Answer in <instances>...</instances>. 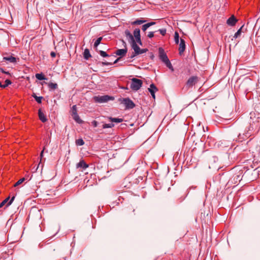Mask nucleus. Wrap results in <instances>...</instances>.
<instances>
[{"instance_id":"nucleus-1","label":"nucleus","mask_w":260,"mask_h":260,"mask_svg":"<svg viewBox=\"0 0 260 260\" xmlns=\"http://www.w3.org/2000/svg\"><path fill=\"white\" fill-rule=\"evenodd\" d=\"M158 52L159 59L161 60V61L163 62L169 69H170L172 71H173V67L169 59L168 58L167 55L165 52L164 50L162 48H159Z\"/></svg>"},{"instance_id":"nucleus-2","label":"nucleus","mask_w":260,"mask_h":260,"mask_svg":"<svg viewBox=\"0 0 260 260\" xmlns=\"http://www.w3.org/2000/svg\"><path fill=\"white\" fill-rule=\"evenodd\" d=\"M93 99L96 103H107L109 101H113L114 100V98L112 96H110L108 95H98L94 96L93 97Z\"/></svg>"},{"instance_id":"nucleus-3","label":"nucleus","mask_w":260,"mask_h":260,"mask_svg":"<svg viewBox=\"0 0 260 260\" xmlns=\"http://www.w3.org/2000/svg\"><path fill=\"white\" fill-rule=\"evenodd\" d=\"M119 100L125 106V109H132L135 107V103L128 98L120 99Z\"/></svg>"},{"instance_id":"nucleus-4","label":"nucleus","mask_w":260,"mask_h":260,"mask_svg":"<svg viewBox=\"0 0 260 260\" xmlns=\"http://www.w3.org/2000/svg\"><path fill=\"white\" fill-rule=\"evenodd\" d=\"M142 81L137 78H133L131 84V88L135 91L138 90L142 86Z\"/></svg>"},{"instance_id":"nucleus-5","label":"nucleus","mask_w":260,"mask_h":260,"mask_svg":"<svg viewBox=\"0 0 260 260\" xmlns=\"http://www.w3.org/2000/svg\"><path fill=\"white\" fill-rule=\"evenodd\" d=\"M122 43H123V45H124V46L125 47V48L118 49L115 52V54L119 56L120 57L124 56L127 52V49L126 48V44L125 42L124 41L122 40Z\"/></svg>"},{"instance_id":"nucleus-6","label":"nucleus","mask_w":260,"mask_h":260,"mask_svg":"<svg viewBox=\"0 0 260 260\" xmlns=\"http://www.w3.org/2000/svg\"><path fill=\"white\" fill-rule=\"evenodd\" d=\"M198 81V77L196 76H191L186 82V86L188 88L192 87L196 84Z\"/></svg>"},{"instance_id":"nucleus-7","label":"nucleus","mask_w":260,"mask_h":260,"mask_svg":"<svg viewBox=\"0 0 260 260\" xmlns=\"http://www.w3.org/2000/svg\"><path fill=\"white\" fill-rule=\"evenodd\" d=\"M15 199V197L13 196L10 200V197H7L5 199L1 204H0V208H2L3 206H4L6 203H7L6 206L8 207L10 206L13 202Z\"/></svg>"},{"instance_id":"nucleus-8","label":"nucleus","mask_w":260,"mask_h":260,"mask_svg":"<svg viewBox=\"0 0 260 260\" xmlns=\"http://www.w3.org/2000/svg\"><path fill=\"white\" fill-rule=\"evenodd\" d=\"M238 20L235 17L234 15H232L229 18L226 20V23L228 25L231 26H235Z\"/></svg>"},{"instance_id":"nucleus-9","label":"nucleus","mask_w":260,"mask_h":260,"mask_svg":"<svg viewBox=\"0 0 260 260\" xmlns=\"http://www.w3.org/2000/svg\"><path fill=\"white\" fill-rule=\"evenodd\" d=\"M124 35L126 37L127 39L128 40V42L131 44L135 42L133 35L131 33V32L128 29H126L124 31Z\"/></svg>"},{"instance_id":"nucleus-10","label":"nucleus","mask_w":260,"mask_h":260,"mask_svg":"<svg viewBox=\"0 0 260 260\" xmlns=\"http://www.w3.org/2000/svg\"><path fill=\"white\" fill-rule=\"evenodd\" d=\"M185 42L183 39H181L179 48V53L180 55H181L182 53H183V52L185 51Z\"/></svg>"},{"instance_id":"nucleus-11","label":"nucleus","mask_w":260,"mask_h":260,"mask_svg":"<svg viewBox=\"0 0 260 260\" xmlns=\"http://www.w3.org/2000/svg\"><path fill=\"white\" fill-rule=\"evenodd\" d=\"M77 168L82 169L85 170L88 167V165L87 164L84 160H81L76 165Z\"/></svg>"},{"instance_id":"nucleus-12","label":"nucleus","mask_w":260,"mask_h":260,"mask_svg":"<svg viewBox=\"0 0 260 260\" xmlns=\"http://www.w3.org/2000/svg\"><path fill=\"white\" fill-rule=\"evenodd\" d=\"M38 115H39V119L42 122H45L47 121V118H46V116L45 115V114L43 113V112L42 111L41 109H40L39 110V111H38Z\"/></svg>"},{"instance_id":"nucleus-13","label":"nucleus","mask_w":260,"mask_h":260,"mask_svg":"<svg viewBox=\"0 0 260 260\" xmlns=\"http://www.w3.org/2000/svg\"><path fill=\"white\" fill-rule=\"evenodd\" d=\"M132 47L134 50V53L136 54L139 55L140 53L139 51L140 50V48L138 46V45L137 44V43L135 42H133L131 44Z\"/></svg>"},{"instance_id":"nucleus-14","label":"nucleus","mask_w":260,"mask_h":260,"mask_svg":"<svg viewBox=\"0 0 260 260\" xmlns=\"http://www.w3.org/2000/svg\"><path fill=\"white\" fill-rule=\"evenodd\" d=\"M3 59L5 61H8L11 63H15L17 62V58L12 56H8L4 57Z\"/></svg>"},{"instance_id":"nucleus-15","label":"nucleus","mask_w":260,"mask_h":260,"mask_svg":"<svg viewBox=\"0 0 260 260\" xmlns=\"http://www.w3.org/2000/svg\"><path fill=\"white\" fill-rule=\"evenodd\" d=\"M108 119L112 123H113V122L120 123L123 121V119L122 118H115V117H108Z\"/></svg>"},{"instance_id":"nucleus-16","label":"nucleus","mask_w":260,"mask_h":260,"mask_svg":"<svg viewBox=\"0 0 260 260\" xmlns=\"http://www.w3.org/2000/svg\"><path fill=\"white\" fill-rule=\"evenodd\" d=\"M73 119L78 123L81 124L83 123V120H81L78 115V113L72 114Z\"/></svg>"},{"instance_id":"nucleus-17","label":"nucleus","mask_w":260,"mask_h":260,"mask_svg":"<svg viewBox=\"0 0 260 260\" xmlns=\"http://www.w3.org/2000/svg\"><path fill=\"white\" fill-rule=\"evenodd\" d=\"M146 22V20L143 18L138 19L132 22V25H140Z\"/></svg>"},{"instance_id":"nucleus-18","label":"nucleus","mask_w":260,"mask_h":260,"mask_svg":"<svg viewBox=\"0 0 260 260\" xmlns=\"http://www.w3.org/2000/svg\"><path fill=\"white\" fill-rule=\"evenodd\" d=\"M91 54L88 49H85L83 52V57L86 60H88L90 57Z\"/></svg>"},{"instance_id":"nucleus-19","label":"nucleus","mask_w":260,"mask_h":260,"mask_svg":"<svg viewBox=\"0 0 260 260\" xmlns=\"http://www.w3.org/2000/svg\"><path fill=\"white\" fill-rule=\"evenodd\" d=\"M120 59V57H119V58H117L113 63L110 62L106 61H102L101 62V64H102V66H111L113 64H115V63H117Z\"/></svg>"},{"instance_id":"nucleus-20","label":"nucleus","mask_w":260,"mask_h":260,"mask_svg":"<svg viewBox=\"0 0 260 260\" xmlns=\"http://www.w3.org/2000/svg\"><path fill=\"white\" fill-rule=\"evenodd\" d=\"M133 34V36L136 39L140 38V29L138 28H135L134 30Z\"/></svg>"},{"instance_id":"nucleus-21","label":"nucleus","mask_w":260,"mask_h":260,"mask_svg":"<svg viewBox=\"0 0 260 260\" xmlns=\"http://www.w3.org/2000/svg\"><path fill=\"white\" fill-rule=\"evenodd\" d=\"M244 25H242L238 30L237 31L235 34L233 38L234 39H237L240 37L241 36L242 32V29Z\"/></svg>"},{"instance_id":"nucleus-22","label":"nucleus","mask_w":260,"mask_h":260,"mask_svg":"<svg viewBox=\"0 0 260 260\" xmlns=\"http://www.w3.org/2000/svg\"><path fill=\"white\" fill-rule=\"evenodd\" d=\"M48 86L50 90H54L57 88L58 85L57 83L50 82L48 83Z\"/></svg>"},{"instance_id":"nucleus-23","label":"nucleus","mask_w":260,"mask_h":260,"mask_svg":"<svg viewBox=\"0 0 260 260\" xmlns=\"http://www.w3.org/2000/svg\"><path fill=\"white\" fill-rule=\"evenodd\" d=\"M148 90L150 93H151V92L155 93V92L158 90V89L153 83H152L150 84V87L148 88Z\"/></svg>"},{"instance_id":"nucleus-24","label":"nucleus","mask_w":260,"mask_h":260,"mask_svg":"<svg viewBox=\"0 0 260 260\" xmlns=\"http://www.w3.org/2000/svg\"><path fill=\"white\" fill-rule=\"evenodd\" d=\"M32 96L35 99L36 101L38 104H41L42 103V100L43 98V96H38L35 93H33L32 95Z\"/></svg>"},{"instance_id":"nucleus-25","label":"nucleus","mask_w":260,"mask_h":260,"mask_svg":"<svg viewBox=\"0 0 260 260\" xmlns=\"http://www.w3.org/2000/svg\"><path fill=\"white\" fill-rule=\"evenodd\" d=\"M36 77L39 80H46L47 78L45 77L44 74L42 73H37L36 74Z\"/></svg>"},{"instance_id":"nucleus-26","label":"nucleus","mask_w":260,"mask_h":260,"mask_svg":"<svg viewBox=\"0 0 260 260\" xmlns=\"http://www.w3.org/2000/svg\"><path fill=\"white\" fill-rule=\"evenodd\" d=\"M96 51L99 52V53L100 54V55L103 57H109L110 55L107 53L106 52L103 51V50H98V49H96Z\"/></svg>"},{"instance_id":"nucleus-27","label":"nucleus","mask_w":260,"mask_h":260,"mask_svg":"<svg viewBox=\"0 0 260 260\" xmlns=\"http://www.w3.org/2000/svg\"><path fill=\"white\" fill-rule=\"evenodd\" d=\"M102 40V37H99L96 39V40L94 42L93 47L95 49V50L97 49L96 48L98 46V45L101 43Z\"/></svg>"},{"instance_id":"nucleus-28","label":"nucleus","mask_w":260,"mask_h":260,"mask_svg":"<svg viewBox=\"0 0 260 260\" xmlns=\"http://www.w3.org/2000/svg\"><path fill=\"white\" fill-rule=\"evenodd\" d=\"M174 41L176 44H178L179 42V35L178 32L176 31L174 35Z\"/></svg>"},{"instance_id":"nucleus-29","label":"nucleus","mask_w":260,"mask_h":260,"mask_svg":"<svg viewBox=\"0 0 260 260\" xmlns=\"http://www.w3.org/2000/svg\"><path fill=\"white\" fill-rule=\"evenodd\" d=\"M114 126V124L113 123H105L102 126L103 128H112Z\"/></svg>"},{"instance_id":"nucleus-30","label":"nucleus","mask_w":260,"mask_h":260,"mask_svg":"<svg viewBox=\"0 0 260 260\" xmlns=\"http://www.w3.org/2000/svg\"><path fill=\"white\" fill-rule=\"evenodd\" d=\"M12 84V82L9 79H6L5 81V84H3V88H5L8 87L9 85Z\"/></svg>"},{"instance_id":"nucleus-31","label":"nucleus","mask_w":260,"mask_h":260,"mask_svg":"<svg viewBox=\"0 0 260 260\" xmlns=\"http://www.w3.org/2000/svg\"><path fill=\"white\" fill-rule=\"evenodd\" d=\"M76 145L79 146H82L84 144V142L82 139H79L76 141Z\"/></svg>"},{"instance_id":"nucleus-32","label":"nucleus","mask_w":260,"mask_h":260,"mask_svg":"<svg viewBox=\"0 0 260 260\" xmlns=\"http://www.w3.org/2000/svg\"><path fill=\"white\" fill-rule=\"evenodd\" d=\"M24 180H25L24 178H22L19 179L17 182L15 183V184H14V186L16 187V186L19 185L20 184L22 183L24 181Z\"/></svg>"},{"instance_id":"nucleus-33","label":"nucleus","mask_w":260,"mask_h":260,"mask_svg":"<svg viewBox=\"0 0 260 260\" xmlns=\"http://www.w3.org/2000/svg\"><path fill=\"white\" fill-rule=\"evenodd\" d=\"M253 124H252L251 122H250V125L248 127V130L247 131V134L249 135L250 134V133H249L250 131H252L253 129Z\"/></svg>"},{"instance_id":"nucleus-34","label":"nucleus","mask_w":260,"mask_h":260,"mask_svg":"<svg viewBox=\"0 0 260 260\" xmlns=\"http://www.w3.org/2000/svg\"><path fill=\"white\" fill-rule=\"evenodd\" d=\"M157 31H159L162 36H165L166 34V29L162 28L158 29Z\"/></svg>"},{"instance_id":"nucleus-35","label":"nucleus","mask_w":260,"mask_h":260,"mask_svg":"<svg viewBox=\"0 0 260 260\" xmlns=\"http://www.w3.org/2000/svg\"><path fill=\"white\" fill-rule=\"evenodd\" d=\"M149 27V26L148 24L147 23H146L145 24H143L142 26V30L143 31H145Z\"/></svg>"},{"instance_id":"nucleus-36","label":"nucleus","mask_w":260,"mask_h":260,"mask_svg":"<svg viewBox=\"0 0 260 260\" xmlns=\"http://www.w3.org/2000/svg\"><path fill=\"white\" fill-rule=\"evenodd\" d=\"M157 31H155V32H156ZM155 31H150L148 32V35H147V37L149 38H152L153 37H154V34Z\"/></svg>"},{"instance_id":"nucleus-37","label":"nucleus","mask_w":260,"mask_h":260,"mask_svg":"<svg viewBox=\"0 0 260 260\" xmlns=\"http://www.w3.org/2000/svg\"><path fill=\"white\" fill-rule=\"evenodd\" d=\"M77 107H76V105H74L72 107V114H77Z\"/></svg>"},{"instance_id":"nucleus-38","label":"nucleus","mask_w":260,"mask_h":260,"mask_svg":"<svg viewBox=\"0 0 260 260\" xmlns=\"http://www.w3.org/2000/svg\"><path fill=\"white\" fill-rule=\"evenodd\" d=\"M56 250V248L55 246H51L49 250V253L53 255V252Z\"/></svg>"},{"instance_id":"nucleus-39","label":"nucleus","mask_w":260,"mask_h":260,"mask_svg":"<svg viewBox=\"0 0 260 260\" xmlns=\"http://www.w3.org/2000/svg\"><path fill=\"white\" fill-rule=\"evenodd\" d=\"M147 51H148V49L147 48H144V49H141L140 48V50L139 51V53H140V54H141L146 53Z\"/></svg>"},{"instance_id":"nucleus-40","label":"nucleus","mask_w":260,"mask_h":260,"mask_svg":"<svg viewBox=\"0 0 260 260\" xmlns=\"http://www.w3.org/2000/svg\"><path fill=\"white\" fill-rule=\"evenodd\" d=\"M135 41H136V42H137L139 45H140L141 46L142 45V41L141 39V37L139 38L136 39Z\"/></svg>"},{"instance_id":"nucleus-41","label":"nucleus","mask_w":260,"mask_h":260,"mask_svg":"<svg viewBox=\"0 0 260 260\" xmlns=\"http://www.w3.org/2000/svg\"><path fill=\"white\" fill-rule=\"evenodd\" d=\"M2 72L3 73L6 74H10V73L8 72H6L4 70V69L2 68H0V73Z\"/></svg>"},{"instance_id":"nucleus-42","label":"nucleus","mask_w":260,"mask_h":260,"mask_svg":"<svg viewBox=\"0 0 260 260\" xmlns=\"http://www.w3.org/2000/svg\"><path fill=\"white\" fill-rule=\"evenodd\" d=\"M147 24H148L149 26L150 27V26L154 25L155 24V22L152 21V22L147 23Z\"/></svg>"},{"instance_id":"nucleus-43","label":"nucleus","mask_w":260,"mask_h":260,"mask_svg":"<svg viewBox=\"0 0 260 260\" xmlns=\"http://www.w3.org/2000/svg\"><path fill=\"white\" fill-rule=\"evenodd\" d=\"M120 126L121 128H124L126 127L127 125L126 123H121Z\"/></svg>"},{"instance_id":"nucleus-44","label":"nucleus","mask_w":260,"mask_h":260,"mask_svg":"<svg viewBox=\"0 0 260 260\" xmlns=\"http://www.w3.org/2000/svg\"><path fill=\"white\" fill-rule=\"evenodd\" d=\"M50 55L52 57H54L56 56V53L52 51L50 53Z\"/></svg>"},{"instance_id":"nucleus-45","label":"nucleus","mask_w":260,"mask_h":260,"mask_svg":"<svg viewBox=\"0 0 260 260\" xmlns=\"http://www.w3.org/2000/svg\"><path fill=\"white\" fill-rule=\"evenodd\" d=\"M93 125L94 127H96L98 126V122L96 121H93Z\"/></svg>"},{"instance_id":"nucleus-46","label":"nucleus","mask_w":260,"mask_h":260,"mask_svg":"<svg viewBox=\"0 0 260 260\" xmlns=\"http://www.w3.org/2000/svg\"><path fill=\"white\" fill-rule=\"evenodd\" d=\"M150 94H151L152 97L154 99L155 98V93L153 92H151Z\"/></svg>"},{"instance_id":"nucleus-47","label":"nucleus","mask_w":260,"mask_h":260,"mask_svg":"<svg viewBox=\"0 0 260 260\" xmlns=\"http://www.w3.org/2000/svg\"><path fill=\"white\" fill-rule=\"evenodd\" d=\"M39 247L40 248H42L43 246H44V244L42 243H40L39 245H38Z\"/></svg>"},{"instance_id":"nucleus-48","label":"nucleus","mask_w":260,"mask_h":260,"mask_svg":"<svg viewBox=\"0 0 260 260\" xmlns=\"http://www.w3.org/2000/svg\"><path fill=\"white\" fill-rule=\"evenodd\" d=\"M137 55H138V54H136L134 53L133 54H132V55L131 56V57H131V58H134V57H135V56H137Z\"/></svg>"},{"instance_id":"nucleus-49","label":"nucleus","mask_w":260,"mask_h":260,"mask_svg":"<svg viewBox=\"0 0 260 260\" xmlns=\"http://www.w3.org/2000/svg\"><path fill=\"white\" fill-rule=\"evenodd\" d=\"M0 87H2L3 88V84H2L1 81H0Z\"/></svg>"},{"instance_id":"nucleus-50","label":"nucleus","mask_w":260,"mask_h":260,"mask_svg":"<svg viewBox=\"0 0 260 260\" xmlns=\"http://www.w3.org/2000/svg\"><path fill=\"white\" fill-rule=\"evenodd\" d=\"M64 260H68L69 259V258L67 257H65L63 258Z\"/></svg>"},{"instance_id":"nucleus-51","label":"nucleus","mask_w":260,"mask_h":260,"mask_svg":"<svg viewBox=\"0 0 260 260\" xmlns=\"http://www.w3.org/2000/svg\"><path fill=\"white\" fill-rule=\"evenodd\" d=\"M43 151H42L41 153V156H43Z\"/></svg>"},{"instance_id":"nucleus-52","label":"nucleus","mask_w":260,"mask_h":260,"mask_svg":"<svg viewBox=\"0 0 260 260\" xmlns=\"http://www.w3.org/2000/svg\"><path fill=\"white\" fill-rule=\"evenodd\" d=\"M48 241H46V242H45L46 244H48L49 243L48 242Z\"/></svg>"},{"instance_id":"nucleus-53","label":"nucleus","mask_w":260,"mask_h":260,"mask_svg":"<svg viewBox=\"0 0 260 260\" xmlns=\"http://www.w3.org/2000/svg\"><path fill=\"white\" fill-rule=\"evenodd\" d=\"M230 119H226L225 120H226V121H229V120H230Z\"/></svg>"}]
</instances>
